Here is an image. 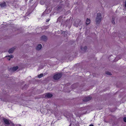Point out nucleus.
I'll list each match as a JSON object with an SVG mask.
<instances>
[{"label":"nucleus","mask_w":126,"mask_h":126,"mask_svg":"<svg viewBox=\"0 0 126 126\" xmlns=\"http://www.w3.org/2000/svg\"><path fill=\"white\" fill-rule=\"evenodd\" d=\"M101 15L100 13L97 14V16L96 19V24H99L101 21Z\"/></svg>","instance_id":"nucleus-1"},{"label":"nucleus","mask_w":126,"mask_h":126,"mask_svg":"<svg viewBox=\"0 0 126 126\" xmlns=\"http://www.w3.org/2000/svg\"><path fill=\"white\" fill-rule=\"evenodd\" d=\"M62 76V74L61 73H58L54 75L53 79L55 80H57L60 79Z\"/></svg>","instance_id":"nucleus-2"},{"label":"nucleus","mask_w":126,"mask_h":126,"mask_svg":"<svg viewBox=\"0 0 126 126\" xmlns=\"http://www.w3.org/2000/svg\"><path fill=\"white\" fill-rule=\"evenodd\" d=\"M92 99V97L88 96L86 97L83 98V100L84 101L87 102L91 100Z\"/></svg>","instance_id":"nucleus-3"},{"label":"nucleus","mask_w":126,"mask_h":126,"mask_svg":"<svg viewBox=\"0 0 126 126\" xmlns=\"http://www.w3.org/2000/svg\"><path fill=\"white\" fill-rule=\"evenodd\" d=\"M41 40L44 41H46L47 40V37L45 35H43L41 37Z\"/></svg>","instance_id":"nucleus-4"},{"label":"nucleus","mask_w":126,"mask_h":126,"mask_svg":"<svg viewBox=\"0 0 126 126\" xmlns=\"http://www.w3.org/2000/svg\"><path fill=\"white\" fill-rule=\"evenodd\" d=\"M53 95L52 94L48 93H47L45 95V97L48 98H50L52 97Z\"/></svg>","instance_id":"nucleus-5"},{"label":"nucleus","mask_w":126,"mask_h":126,"mask_svg":"<svg viewBox=\"0 0 126 126\" xmlns=\"http://www.w3.org/2000/svg\"><path fill=\"white\" fill-rule=\"evenodd\" d=\"M3 120L5 124L7 125L10 124V123L9 122V121L7 119L5 118H3Z\"/></svg>","instance_id":"nucleus-6"},{"label":"nucleus","mask_w":126,"mask_h":126,"mask_svg":"<svg viewBox=\"0 0 126 126\" xmlns=\"http://www.w3.org/2000/svg\"><path fill=\"white\" fill-rule=\"evenodd\" d=\"M81 49L84 52H85L87 49V47L86 46H85L84 47H82L81 46Z\"/></svg>","instance_id":"nucleus-7"},{"label":"nucleus","mask_w":126,"mask_h":126,"mask_svg":"<svg viewBox=\"0 0 126 126\" xmlns=\"http://www.w3.org/2000/svg\"><path fill=\"white\" fill-rule=\"evenodd\" d=\"M16 48L15 47H13L12 48L10 49H9V50L8 51V52L9 53H13V52L14 51L15 49Z\"/></svg>","instance_id":"nucleus-8"},{"label":"nucleus","mask_w":126,"mask_h":126,"mask_svg":"<svg viewBox=\"0 0 126 126\" xmlns=\"http://www.w3.org/2000/svg\"><path fill=\"white\" fill-rule=\"evenodd\" d=\"M42 47V45L41 44H39L38 45L36 49L37 50H39L41 49Z\"/></svg>","instance_id":"nucleus-9"},{"label":"nucleus","mask_w":126,"mask_h":126,"mask_svg":"<svg viewBox=\"0 0 126 126\" xmlns=\"http://www.w3.org/2000/svg\"><path fill=\"white\" fill-rule=\"evenodd\" d=\"M0 6L1 7H4L6 6V4L5 2H4L3 3H1L0 4Z\"/></svg>","instance_id":"nucleus-10"},{"label":"nucleus","mask_w":126,"mask_h":126,"mask_svg":"<svg viewBox=\"0 0 126 126\" xmlns=\"http://www.w3.org/2000/svg\"><path fill=\"white\" fill-rule=\"evenodd\" d=\"M18 66H14L12 68V70L13 71H16L18 68Z\"/></svg>","instance_id":"nucleus-11"},{"label":"nucleus","mask_w":126,"mask_h":126,"mask_svg":"<svg viewBox=\"0 0 126 126\" xmlns=\"http://www.w3.org/2000/svg\"><path fill=\"white\" fill-rule=\"evenodd\" d=\"M5 57L7 58L9 60H10L11 58H12L14 56L13 55H9L8 56H6Z\"/></svg>","instance_id":"nucleus-12"},{"label":"nucleus","mask_w":126,"mask_h":126,"mask_svg":"<svg viewBox=\"0 0 126 126\" xmlns=\"http://www.w3.org/2000/svg\"><path fill=\"white\" fill-rule=\"evenodd\" d=\"M90 19L87 18L86 21V25H88L90 23Z\"/></svg>","instance_id":"nucleus-13"},{"label":"nucleus","mask_w":126,"mask_h":126,"mask_svg":"<svg viewBox=\"0 0 126 126\" xmlns=\"http://www.w3.org/2000/svg\"><path fill=\"white\" fill-rule=\"evenodd\" d=\"M43 74L42 73L39 75L38 76V77L39 78H40L42 77L43 76Z\"/></svg>","instance_id":"nucleus-14"},{"label":"nucleus","mask_w":126,"mask_h":126,"mask_svg":"<svg viewBox=\"0 0 126 126\" xmlns=\"http://www.w3.org/2000/svg\"><path fill=\"white\" fill-rule=\"evenodd\" d=\"M106 74H107V75H111V73L110 72H109V71H106Z\"/></svg>","instance_id":"nucleus-15"},{"label":"nucleus","mask_w":126,"mask_h":126,"mask_svg":"<svg viewBox=\"0 0 126 126\" xmlns=\"http://www.w3.org/2000/svg\"><path fill=\"white\" fill-rule=\"evenodd\" d=\"M112 23L114 24H115V21H114V19H112Z\"/></svg>","instance_id":"nucleus-16"},{"label":"nucleus","mask_w":126,"mask_h":126,"mask_svg":"<svg viewBox=\"0 0 126 126\" xmlns=\"http://www.w3.org/2000/svg\"><path fill=\"white\" fill-rule=\"evenodd\" d=\"M62 7L61 6H58L57 9L58 10H59L60 9H61L62 8Z\"/></svg>","instance_id":"nucleus-17"},{"label":"nucleus","mask_w":126,"mask_h":126,"mask_svg":"<svg viewBox=\"0 0 126 126\" xmlns=\"http://www.w3.org/2000/svg\"><path fill=\"white\" fill-rule=\"evenodd\" d=\"M123 120L124 121L126 122V117H124L123 118Z\"/></svg>","instance_id":"nucleus-18"},{"label":"nucleus","mask_w":126,"mask_h":126,"mask_svg":"<svg viewBox=\"0 0 126 126\" xmlns=\"http://www.w3.org/2000/svg\"><path fill=\"white\" fill-rule=\"evenodd\" d=\"M50 20V19H47L46 20V22H48Z\"/></svg>","instance_id":"nucleus-19"},{"label":"nucleus","mask_w":126,"mask_h":126,"mask_svg":"<svg viewBox=\"0 0 126 126\" xmlns=\"http://www.w3.org/2000/svg\"><path fill=\"white\" fill-rule=\"evenodd\" d=\"M125 6L126 7V1H125Z\"/></svg>","instance_id":"nucleus-20"},{"label":"nucleus","mask_w":126,"mask_h":126,"mask_svg":"<svg viewBox=\"0 0 126 126\" xmlns=\"http://www.w3.org/2000/svg\"><path fill=\"white\" fill-rule=\"evenodd\" d=\"M89 126H94V125L93 124H91Z\"/></svg>","instance_id":"nucleus-21"},{"label":"nucleus","mask_w":126,"mask_h":126,"mask_svg":"<svg viewBox=\"0 0 126 126\" xmlns=\"http://www.w3.org/2000/svg\"><path fill=\"white\" fill-rule=\"evenodd\" d=\"M44 12H43V14H42V16H43L44 15Z\"/></svg>","instance_id":"nucleus-22"},{"label":"nucleus","mask_w":126,"mask_h":126,"mask_svg":"<svg viewBox=\"0 0 126 126\" xmlns=\"http://www.w3.org/2000/svg\"><path fill=\"white\" fill-rule=\"evenodd\" d=\"M69 126H71V124H70Z\"/></svg>","instance_id":"nucleus-23"},{"label":"nucleus","mask_w":126,"mask_h":126,"mask_svg":"<svg viewBox=\"0 0 126 126\" xmlns=\"http://www.w3.org/2000/svg\"><path fill=\"white\" fill-rule=\"evenodd\" d=\"M18 126H21V125H20V124H19L18 125Z\"/></svg>","instance_id":"nucleus-24"},{"label":"nucleus","mask_w":126,"mask_h":126,"mask_svg":"<svg viewBox=\"0 0 126 126\" xmlns=\"http://www.w3.org/2000/svg\"><path fill=\"white\" fill-rule=\"evenodd\" d=\"M104 122H106L105 121H104Z\"/></svg>","instance_id":"nucleus-25"}]
</instances>
